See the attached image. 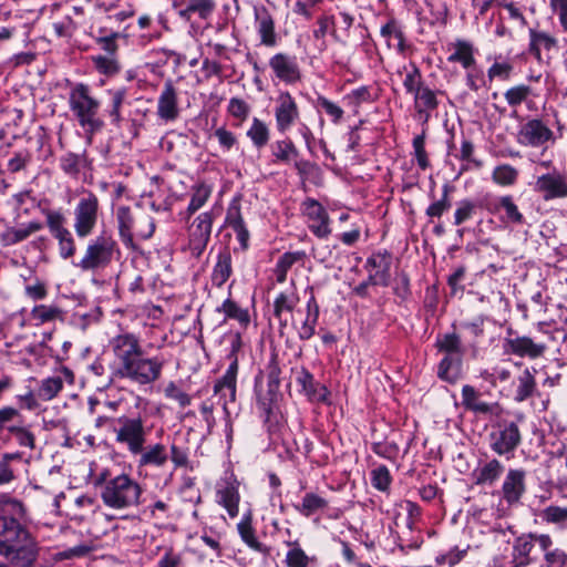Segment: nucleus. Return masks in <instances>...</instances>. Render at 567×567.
Returning a JSON list of instances; mask_svg holds the SVG:
<instances>
[{"label": "nucleus", "mask_w": 567, "mask_h": 567, "mask_svg": "<svg viewBox=\"0 0 567 567\" xmlns=\"http://www.w3.org/2000/svg\"><path fill=\"white\" fill-rule=\"evenodd\" d=\"M519 172L509 164L497 165L491 175L493 183L502 187L514 186L518 181Z\"/></svg>", "instance_id": "nucleus-55"}, {"label": "nucleus", "mask_w": 567, "mask_h": 567, "mask_svg": "<svg viewBox=\"0 0 567 567\" xmlns=\"http://www.w3.org/2000/svg\"><path fill=\"white\" fill-rule=\"evenodd\" d=\"M522 441L523 435L518 423L511 420H498L492 423L487 434L489 450L507 461L515 457Z\"/></svg>", "instance_id": "nucleus-6"}, {"label": "nucleus", "mask_w": 567, "mask_h": 567, "mask_svg": "<svg viewBox=\"0 0 567 567\" xmlns=\"http://www.w3.org/2000/svg\"><path fill=\"white\" fill-rule=\"evenodd\" d=\"M143 452H134L132 456L136 457V473L138 477L148 480L154 476V471L165 468L169 462L168 449L162 443L144 444Z\"/></svg>", "instance_id": "nucleus-9"}, {"label": "nucleus", "mask_w": 567, "mask_h": 567, "mask_svg": "<svg viewBox=\"0 0 567 567\" xmlns=\"http://www.w3.org/2000/svg\"><path fill=\"white\" fill-rule=\"evenodd\" d=\"M100 217V199L91 190H83L73 210V228L79 238L91 236Z\"/></svg>", "instance_id": "nucleus-7"}, {"label": "nucleus", "mask_w": 567, "mask_h": 567, "mask_svg": "<svg viewBox=\"0 0 567 567\" xmlns=\"http://www.w3.org/2000/svg\"><path fill=\"white\" fill-rule=\"evenodd\" d=\"M94 69L106 76H114L120 73L122 66L117 55H103L97 54L92 56Z\"/></svg>", "instance_id": "nucleus-59"}, {"label": "nucleus", "mask_w": 567, "mask_h": 567, "mask_svg": "<svg viewBox=\"0 0 567 567\" xmlns=\"http://www.w3.org/2000/svg\"><path fill=\"white\" fill-rule=\"evenodd\" d=\"M412 96L414 100V110L419 118L422 120L423 122H427L431 116V113L435 111L439 106L436 91L432 90L427 85H424L422 89L416 91Z\"/></svg>", "instance_id": "nucleus-36"}, {"label": "nucleus", "mask_w": 567, "mask_h": 567, "mask_svg": "<svg viewBox=\"0 0 567 567\" xmlns=\"http://www.w3.org/2000/svg\"><path fill=\"white\" fill-rule=\"evenodd\" d=\"M73 372L69 368L62 367L59 374L41 380L37 390V396L42 401H51L63 390L64 381L73 383Z\"/></svg>", "instance_id": "nucleus-27"}, {"label": "nucleus", "mask_w": 567, "mask_h": 567, "mask_svg": "<svg viewBox=\"0 0 567 567\" xmlns=\"http://www.w3.org/2000/svg\"><path fill=\"white\" fill-rule=\"evenodd\" d=\"M274 116L276 130L286 134L300 121V109L289 91H280L275 101Z\"/></svg>", "instance_id": "nucleus-14"}, {"label": "nucleus", "mask_w": 567, "mask_h": 567, "mask_svg": "<svg viewBox=\"0 0 567 567\" xmlns=\"http://www.w3.org/2000/svg\"><path fill=\"white\" fill-rule=\"evenodd\" d=\"M270 153L275 164L289 165L299 156V151L290 137L275 141L270 145Z\"/></svg>", "instance_id": "nucleus-43"}, {"label": "nucleus", "mask_w": 567, "mask_h": 567, "mask_svg": "<svg viewBox=\"0 0 567 567\" xmlns=\"http://www.w3.org/2000/svg\"><path fill=\"white\" fill-rule=\"evenodd\" d=\"M502 498L508 505L520 503L526 493V471L523 468H509L502 484Z\"/></svg>", "instance_id": "nucleus-22"}, {"label": "nucleus", "mask_w": 567, "mask_h": 567, "mask_svg": "<svg viewBox=\"0 0 567 567\" xmlns=\"http://www.w3.org/2000/svg\"><path fill=\"white\" fill-rule=\"evenodd\" d=\"M213 193V186L206 182H198L190 188L189 203L184 212L179 215L188 221L195 213H197L208 202Z\"/></svg>", "instance_id": "nucleus-35"}, {"label": "nucleus", "mask_w": 567, "mask_h": 567, "mask_svg": "<svg viewBox=\"0 0 567 567\" xmlns=\"http://www.w3.org/2000/svg\"><path fill=\"white\" fill-rule=\"evenodd\" d=\"M546 346L536 343L526 336H516L514 338H505L503 341V351L505 354H513L520 358L537 359L544 354Z\"/></svg>", "instance_id": "nucleus-24"}, {"label": "nucleus", "mask_w": 567, "mask_h": 567, "mask_svg": "<svg viewBox=\"0 0 567 567\" xmlns=\"http://www.w3.org/2000/svg\"><path fill=\"white\" fill-rule=\"evenodd\" d=\"M474 144L466 137L462 140L460 154L455 155L456 158L464 162L461 166L460 174L470 169H480L483 167V162L474 157Z\"/></svg>", "instance_id": "nucleus-57"}, {"label": "nucleus", "mask_w": 567, "mask_h": 567, "mask_svg": "<svg viewBox=\"0 0 567 567\" xmlns=\"http://www.w3.org/2000/svg\"><path fill=\"white\" fill-rule=\"evenodd\" d=\"M403 71L405 72L403 87L406 94L413 95L425 85L422 72L415 62H410L408 65H403L402 69L399 70V73L401 74Z\"/></svg>", "instance_id": "nucleus-54"}, {"label": "nucleus", "mask_w": 567, "mask_h": 567, "mask_svg": "<svg viewBox=\"0 0 567 567\" xmlns=\"http://www.w3.org/2000/svg\"><path fill=\"white\" fill-rule=\"evenodd\" d=\"M43 229V224L39 220L22 223L18 227L7 226L0 234V244L2 247H11L27 240L31 235Z\"/></svg>", "instance_id": "nucleus-31"}, {"label": "nucleus", "mask_w": 567, "mask_h": 567, "mask_svg": "<svg viewBox=\"0 0 567 567\" xmlns=\"http://www.w3.org/2000/svg\"><path fill=\"white\" fill-rule=\"evenodd\" d=\"M166 362L163 355L147 357L143 348L113 380H128L138 385H150L162 378Z\"/></svg>", "instance_id": "nucleus-4"}, {"label": "nucleus", "mask_w": 567, "mask_h": 567, "mask_svg": "<svg viewBox=\"0 0 567 567\" xmlns=\"http://www.w3.org/2000/svg\"><path fill=\"white\" fill-rule=\"evenodd\" d=\"M299 302V296L296 290L287 293L280 292L274 300V316L279 320L280 327L287 326V319H284V313H291Z\"/></svg>", "instance_id": "nucleus-51"}, {"label": "nucleus", "mask_w": 567, "mask_h": 567, "mask_svg": "<svg viewBox=\"0 0 567 567\" xmlns=\"http://www.w3.org/2000/svg\"><path fill=\"white\" fill-rule=\"evenodd\" d=\"M69 106L86 134L93 135L103 128L104 122L100 116L101 102L92 96L89 85L78 83L71 89Z\"/></svg>", "instance_id": "nucleus-3"}, {"label": "nucleus", "mask_w": 567, "mask_h": 567, "mask_svg": "<svg viewBox=\"0 0 567 567\" xmlns=\"http://www.w3.org/2000/svg\"><path fill=\"white\" fill-rule=\"evenodd\" d=\"M367 265L373 268H377L374 275L370 276V280L373 284H383L386 285V281L390 277V268H391V256L386 251L373 254L368 258Z\"/></svg>", "instance_id": "nucleus-47"}, {"label": "nucleus", "mask_w": 567, "mask_h": 567, "mask_svg": "<svg viewBox=\"0 0 567 567\" xmlns=\"http://www.w3.org/2000/svg\"><path fill=\"white\" fill-rule=\"evenodd\" d=\"M272 81H279L286 85H295L302 80V70L298 58L288 52H276L268 60Z\"/></svg>", "instance_id": "nucleus-13"}, {"label": "nucleus", "mask_w": 567, "mask_h": 567, "mask_svg": "<svg viewBox=\"0 0 567 567\" xmlns=\"http://www.w3.org/2000/svg\"><path fill=\"white\" fill-rule=\"evenodd\" d=\"M539 516L546 524L556 525L560 529L567 527V507L550 505L545 507Z\"/></svg>", "instance_id": "nucleus-62"}, {"label": "nucleus", "mask_w": 567, "mask_h": 567, "mask_svg": "<svg viewBox=\"0 0 567 567\" xmlns=\"http://www.w3.org/2000/svg\"><path fill=\"white\" fill-rule=\"evenodd\" d=\"M27 527L21 522H18L16 517H9L7 515L0 516V553L20 538L24 534Z\"/></svg>", "instance_id": "nucleus-41"}, {"label": "nucleus", "mask_w": 567, "mask_h": 567, "mask_svg": "<svg viewBox=\"0 0 567 567\" xmlns=\"http://www.w3.org/2000/svg\"><path fill=\"white\" fill-rule=\"evenodd\" d=\"M468 548H470L468 545L464 548L454 546L446 553H439L435 556L434 561H435L436 566H440V567H444V566L454 567L465 558V556L467 555Z\"/></svg>", "instance_id": "nucleus-64"}, {"label": "nucleus", "mask_w": 567, "mask_h": 567, "mask_svg": "<svg viewBox=\"0 0 567 567\" xmlns=\"http://www.w3.org/2000/svg\"><path fill=\"white\" fill-rule=\"evenodd\" d=\"M553 538L546 534L539 537V550L544 555L547 567H567V553L561 548H553Z\"/></svg>", "instance_id": "nucleus-44"}, {"label": "nucleus", "mask_w": 567, "mask_h": 567, "mask_svg": "<svg viewBox=\"0 0 567 567\" xmlns=\"http://www.w3.org/2000/svg\"><path fill=\"white\" fill-rule=\"evenodd\" d=\"M40 548L35 538L27 529L14 543L3 549L0 555L16 567H33L38 560Z\"/></svg>", "instance_id": "nucleus-11"}, {"label": "nucleus", "mask_w": 567, "mask_h": 567, "mask_svg": "<svg viewBox=\"0 0 567 567\" xmlns=\"http://www.w3.org/2000/svg\"><path fill=\"white\" fill-rule=\"evenodd\" d=\"M225 227L231 228L236 238L240 245V249L246 251L249 247L250 233L246 226L243 213H241V199L240 197L233 198L229 203L226 216Z\"/></svg>", "instance_id": "nucleus-21"}, {"label": "nucleus", "mask_w": 567, "mask_h": 567, "mask_svg": "<svg viewBox=\"0 0 567 567\" xmlns=\"http://www.w3.org/2000/svg\"><path fill=\"white\" fill-rule=\"evenodd\" d=\"M237 532L241 542L251 550L261 555H268L270 548L261 543L258 537L256 529L252 525V513L250 509L245 512L237 524Z\"/></svg>", "instance_id": "nucleus-30"}, {"label": "nucleus", "mask_w": 567, "mask_h": 567, "mask_svg": "<svg viewBox=\"0 0 567 567\" xmlns=\"http://www.w3.org/2000/svg\"><path fill=\"white\" fill-rule=\"evenodd\" d=\"M462 406L476 416L499 417L504 409L498 401L486 402L473 385L464 384L461 391Z\"/></svg>", "instance_id": "nucleus-19"}, {"label": "nucleus", "mask_w": 567, "mask_h": 567, "mask_svg": "<svg viewBox=\"0 0 567 567\" xmlns=\"http://www.w3.org/2000/svg\"><path fill=\"white\" fill-rule=\"evenodd\" d=\"M463 357L444 355L437 364L436 375L440 380L455 384L462 378Z\"/></svg>", "instance_id": "nucleus-40"}, {"label": "nucleus", "mask_w": 567, "mask_h": 567, "mask_svg": "<svg viewBox=\"0 0 567 567\" xmlns=\"http://www.w3.org/2000/svg\"><path fill=\"white\" fill-rule=\"evenodd\" d=\"M264 380L265 379L261 377H255L254 392L256 396V405L260 412V416L270 429L280 396V386Z\"/></svg>", "instance_id": "nucleus-15"}, {"label": "nucleus", "mask_w": 567, "mask_h": 567, "mask_svg": "<svg viewBox=\"0 0 567 567\" xmlns=\"http://www.w3.org/2000/svg\"><path fill=\"white\" fill-rule=\"evenodd\" d=\"M107 93L111 96V107L109 110L111 122L113 125L120 126L121 122L123 121L121 109L127 96V89H111L107 90Z\"/></svg>", "instance_id": "nucleus-58"}, {"label": "nucleus", "mask_w": 567, "mask_h": 567, "mask_svg": "<svg viewBox=\"0 0 567 567\" xmlns=\"http://www.w3.org/2000/svg\"><path fill=\"white\" fill-rule=\"evenodd\" d=\"M557 39L548 32L529 29V52L537 59L542 50L550 51L557 47Z\"/></svg>", "instance_id": "nucleus-50"}, {"label": "nucleus", "mask_w": 567, "mask_h": 567, "mask_svg": "<svg viewBox=\"0 0 567 567\" xmlns=\"http://www.w3.org/2000/svg\"><path fill=\"white\" fill-rule=\"evenodd\" d=\"M293 508L306 518H311L318 513L330 511L328 499L315 492H307L300 503L293 504Z\"/></svg>", "instance_id": "nucleus-38"}, {"label": "nucleus", "mask_w": 567, "mask_h": 567, "mask_svg": "<svg viewBox=\"0 0 567 567\" xmlns=\"http://www.w3.org/2000/svg\"><path fill=\"white\" fill-rule=\"evenodd\" d=\"M453 49L454 51L447 58L449 62L460 63L466 70L475 65V50L471 42L465 40H456L453 43Z\"/></svg>", "instance_id": "nucleus-49"}, {"label": "nucleus", "mask_w": 567, "mask_h": 567, "mask_svg": "<svg viewBox=\"0 0 567 567\" xmlns=\"http://www.w3.org/2000/svg\"><path fill=\"white\" fill-rule=\"evenodd\" d=\"M375 100L377 95L373 93L372 87L368 85L353 89L342 97L343 103L350 107L355 115L359 114L361 105L371 104Z\"/></svg>", "instance_id": "nucleus-45"}, {"label": "nucleus", "mask_w": 567, "mask_h": 567, "mask_svg": "<svg viewBox=\"0 0 567 567\" xmlns=\"http://www.w3.org/2000/svg\"><path fill=\"white\" fill-rule=\"evenodd\" d=\"M537 390V383L529 369H525L516 379L514 401L522 403L530 399Z\"/></svg>", "instance_id": "nucleus-52"}, {"label": "nucleus", "mask_w": 567, "mask_h": 567, "mask_svg": "<svg viewBox=\"0 0 567 567\" xmlns=\"http://www.w3.org/2000/svg\"><path fill=\"white\" fill-rule=\"evenodd\" d=\"M137 221V215L131 212L128 206H120L116 209V223L118 236L123 245L128 249H135V226Z\"/></svg>", "instance_id": "nucleus-33"}, {"label": "nucleus", "mask_w": 567, "mask_h": 567, "mask_svg": "<svg viewBox=\"0 0 567 567\" xmlns=\"http://www.w3.org/2000/svg\"><path fill=\"white\" fill-rule=\"evenodd\" d=\"M514 64L502 55L495 56L494 62L487 69V79L489 82L494 80L508 81L513 74Z\"/></svg>", "instance_id": "nucleus-56"}, {"label": "nucleus", "mask_w": 567, "mask_h": 567, "mask_svg": "<svg viewBox=\"0 0 567 567\" xmlns=\"http://www.w3.org/2000/svg\"><path fill=\"white\" fill-rule=\"evenodd\" d=\"M237 374L235 362L229 364L224 375L219 378L214 384V394L219 395V400L223 401V406L226 410L229 402L236 400L237 391Z\"/></svg>", "instance_id": "nucleus-34"}, {"label": "nucleus", "mask_w": 567, "mask_h": 567, "mask_svg": "<svg viewBox=\"0 0 567 567\" xmlns=\"http://www.w3.org/2000/svg\"><path fill=\"white\" fill-rule=\"evenodd\" d=\"M173 9L184 21H190L194 14L200 19H207L215 9L214 0H174Z\"/></svg>", "instance_id": "nucleus-29"}, {"label": "nucleus", "mask_w": 567, "mask_h": 567, "mask_svg": "<svg viewBox=\"0 0 567 567\" xmlns=\"http://www.w3.org/2000/svg\"><path fill=\"white\" fill-rule=\"evenodd\" d=\"M255 28L259 35L260 43L274 48L278 43L275 20L266 7L255 8Z\"/></svg>", "instance_id": "nucleus-28"}, {"label": "nucleus", "mask_w": 567, "mask_h": 567, "mask_svg": "<svg viewBox=\"0 0 567 567\" xmlns=\"http://www.w3.org/2000/svg\"><path fill=\"white\" fill-rule=\"evenodd\" d=\"M544 534L528 533L516 537L512 545V567H527L539 559V537Z\"/></svg>", "instance_id": "nucleus-16"}, {"label": "nucleus", "mask_w": 567, "mask_h": 567, "mask_svg": "<svg viewBox=\"0 0 567 567\" xmlns=\"http://www.w3.org/2000/svg\"><path fill=\"white\" fill-rule=\"evenodd\" d=\"M157 116L165 122H174L179 115L178 93L171 80L164 83L157 99Z\"/></svg>", "instance_id": "nucleus-26"}, {"label": "nucleus", "mask_w": 567, "mask_h": 567, "mask_svg": "<svg viewBox=\"0 0 567 567\" xmlns=\"http://www.w3.org/2000/svg\"><path fill=\"white\" fill-rule=\"evenodd\" d=\"M534 190L546 202L567 197V175L556 168L538 176Z\"/></svg>", "instance_id": "nucleus-20"}, {"label": "nucleus", "mask_w": 567, "mask_h": 567, "mask_svg": "<svg viewBox=\"0 0 567 567\" xmlns=\"http://www.w3.org/2000/svg\"><path fill=\"white\" fill-rule=\"evenodd\" d=\"M120 256V247L111 234L102 231L91 239L83 257L75 266L83 271H99L107 268Z\"/></svg>", "instance_id": "nucleus-5"}, {"label": "nucleus", "mask_w": 567, "mask_h": 567, "mask_svg": "<svg viewBox=\"0 0 567 567\" xmlns=\"http://www.w3.org/2000/svg\"><path fill=\"white\" fill-rule=\"evenodd\" d=\"M516 137L519 145L534 148L555 141L554 132L540 118H529L523 123Z\"/></svg>", "instance_id": "nucleus-17"}, {"label": "nucleus", "mask_w": 567, "mask_h": 567, "mask_svg": "<svg viewBox=\"0 0 567 567\" xmlns=\"http://www.w3.org/2000/svg\"><path fill=\"white\" fill-rule=\"evenodd\" d=\"M95 486L101 487V499L109 508L125 511L141 504L142 485L130 474L121 473L107 477V473L103 472L95 478Z\"/></svg>", "instance_id": "nucleus-1"}, {"label": "nucleus", "mask_w": 567, "mask_h": 567, "mask_svg": "<svg viewBox=\"0 0 567 567\" xmlns=\"http://www.w3.org/2000/svg\"><path fill=\"white\" fill-rule=\"evenodd\" d=\"M215 217L213 210H206L187 221L188 249L193 257L199 258L207 248Z\"/></svg>", "instance_id": "nucleus-10"}, {"label": "nucleus", "mask_w": 567, "mask_h": 567, "mask_svg": "<svg viewBox=\"0 0 567 567\" xmlns=\"http://www.w3.org/2000/svg\"><path fill=\"white\" fill-rule=\"evenodd\" d=\"M31 319L35 321V324H44L47 322L62 319L63 311L53 305H38L31 310Z\"/></svg>", "instance_id": "nucleus-60"}, {"label": "nucleus", "mask_w": 567, "mask_h": 567, "mask_svg": "<svg viewBox=\"0 0 567 567\" xmlns=\"http://www.w3.org/2000/svg\"><path fill=\"white\" fill-rule=\"evenodd\" d=\"M284 544L289 548L284 560L286 567H316L318 565V557L307 555L298 539H286Z\"/></svg>", "instance_id": "nucleus-37"}, {"label": "nucleus", "mask_w": 567, "mask_h": 567, "mask_svg": "<svg viewBox=\"0 0 567 567\" xmlns=\"http://www.w3.org/2000/svg\"><path fill=\"white\" fill-rule=\"evenodd\" d=\"M109 348L113 354L111 364L112 379L117 375L120 370L134 359L143 349L141 339L137 334L128 331L121 332L112 337L109 341Z\"/></svg>", "instance_id": "nucleus-8"}, {"label": "nucleus", "mask_w": 567, "mask_h": 567, "mask_svg": "<svg viewBox=\"0 0 567 567\" xmlns=\"http://www.w3.org/2000/svg\"><path fill=\"white\" fill-rule=\"evenodd\" d=\"M380 34L385 40L386 47L389 49L394 47L400 55L406 56L413 51V45L408 41L401 22L395 18H390L382 24Z\"/></svg>", "instance_id": "nucleus-23"}, {"label": "nucleus", "mask_w": 567, "mask_h": 567, "mask_svg": "<svg viewBox=\"0 0 567 567\" xmlns=\"http://www.w3.org/2000/svg\"><path fill=\"white\" fill-rule=\"evenodd\" d=\"M217 311L223 312L226 318L237 320L243 327L250 322V316L247 309H244L231 299H226Z\"/></svg>", "instance_id": "nucleus-61"}, {"label": "nucleus", "mask_w": 567, "mask_h": 567, "mask_svg": "<svg viewBox=\"0 0 567 567\" xmlns=\"http://www.w3.org/2000/svg\"><path fill=\"white\" fill-rule=\"evenodd\" d=\"M302 215L307 218L309 230L319 239L328 238L332 229L327 209L315 198H306L301 204Z\"/></svg>", "instance_id": "nucleus-18"}, {"label": "nucleus", "mask_w": 567, "mask_h": 567, "mask_svg": "<svg viewBox=\"0 0 567 567\" xmlns=\"http://www.w3.org/2000/svg\"><path fill=\"white\" fill-rule=\"evenodd\" d=\"M212 137L218 143L223 153H229L234 148H238L239 141L236 134L226 126H219L212 133Z\"/></svg>", "instance_id": "nucleus-63"}, {"label": "nucleus", "mask_w": 567, "mask_h": 567, "mask_svg": "<svg viewBox=\"0 0 567 567\" xmlns=\"http://www.w3.org/2000/svg\"><path fill=\"white\" fill-rule=\"evenodd\" d=\"M306 258V252L302 250L284 252L277 260L272 272L278 284H284L287 280L288 271L292 266Z\"/></svg>", "instance_id": "nucleus-48"}, {"label": "nucleus", "mask_w": 567, "mask_h": 567, "mask_svg": "<svg viewBox=\"0 0 567 567\" xmlns=\"http://www.w3.org/2000/svg\"><path fill=\"white\" fill-rule=\"evenodd\" d=\"M434 347L444 355L463 357L465 352L462 339L455 331L437 334Z\"/></svg>", "instance_id": "nucleus-46"}, {"label": "nucleus", "mask_w": 567, "mask_h": 567, "mask_svg": "<svg viewBox=\"0 0 567 567\" xmlns=\"http://www.w3.org/2000/svg\"><path fill=\"white\" fill-rule=\"evenodd\" d=\"M47 227L58 241L59 255L62 259H70L76 252V245L72 233L65 226L66 218L60 210H44Z\"/></svg>", "instance_id": "nucleus-12"}, {"label": "nucleus", "mask_w": 567, "mask_h": 567, "mask_svg": "<svg viewBox=\"0 0 567 567\" xmlns=\"http://www.w3.org/2000/svg\"><path fill=\"white\" fill-rule=\"evenodd\" d=\"M216 502L224 507L230 518L239 514V483L236 478H226L216 487Z\"/></svg>", "instance_id": "nucleus-25"}, {"label": "nucleus", "mask_w": 567, "mask_h": 567, "mask_svg": "<svg viewBox=\"0 0 567 567\" xmlns=\"http://www.w3.org/2000/svg\"><path fill=\"white\" fill-rule=\"evenodd\" d=\"M233 274V259L228 248H223L216 256V262L210 274L213 286L220 288Z\"/></svg>", "instance_id": "nucleus-39"}, {"label": "nucleus", "mask_w": 567, "mask_h": 567, "mask_svg": "<svg viewBox=\"0 0 567 567\" xmlns=\"http://www.w3.org/2000/svg\"><path fill=\"white\" fill-rule=\"evenodd\" d=\"M505 471V466L497 458H491L480 465L473 473L477 485H494Z\"/></svg>", "instance_id": "nucleus-42"}, {"label": "nucleus", "mask_w": 567, "mask_h": 567, "mask_svg": "<svg viewBox=\"0 0 567 567\" xmlns=\"http://www.w3.org/2000/svg\"><path fill=\"white\" fill-rule=\"evenodd\" d=\"M489 213L496 214L501 210L504 214L501 216V220L512 225H524L525 217L520 213L512 195H504L498 197L496 200L486 206Z\"/></svg>", "instance_id": "nucleus-32"}, {"label": "nucleus", "mask_w": 567, "mask_h": 567, "mask_svg": "<svg viewBox=\"0 0 567 567\" xmlns=\"http://www.w3.org/2000/svg\"><path fill=\"white\" fill-rule=\"evenodd\" d=\"M246 136L257 150H261L270 141V128L266 122L255 116L246 132Z\"/></svg>", "instance_id": "nucleus-53"}, {"label": "nucleus", "mask_w": 567, "mask_h": 567, "mask_svg": "<svg viewBox=\"0 0 567 567\" xmlns=\"http://www.w3.org/2000/svg\"><path fill=\"white\" fill-rule=\"evenodd\" d=\"M152 430L146 412H128L117 416L114 440L132 455L134 452H143L142 446L148 442Z\"/></svg>", "instance_id": "nucleus-2"}]
</instances>
